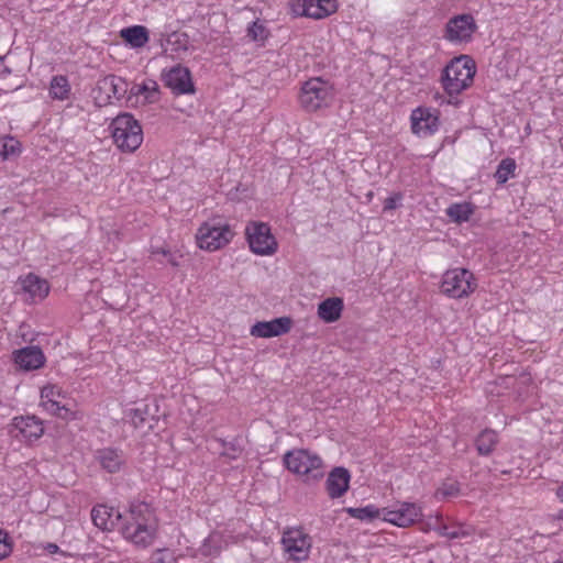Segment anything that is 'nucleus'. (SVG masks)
Returning <instances> with one entry per match:
<instances>
[{"label":"nucleus","instance_id":"1","mask_svg":"<svg viewBox=\"0 0 563 563\" xmlns=\"http://www.w3.org/2000/svg\"><path fill=\"white\" fill-rule=\"evenodd\" d=\"M124 539L142 548L150 547L157 532L155 516L151 506L144 501L130 505L129 518L121 527Z\"/></svg>","mask_w":563,"mask_h":563},{"label":"nucleus","instance_id":"2","mask_svg":"<svg viewBox=\"0 0 563 563\" xmlns=\"http://www.w3.org/2000/svg\"><path fill=\"white\" fill-rule=\"evenodd\" d=\"M475 74V60L468 55H460L443 68L440 81L448 96L457 97L473 85Z\"/></svg>","mask_w":563,"mask_h":563},{"label":"nucleus","instance_id":"3","mask_svg":"<svg viewBox=\"0 0 563 563\" xmlns=\"http://www.w3.org/2000/svg\"><path fill=\"white\" fill-rule=\"evenodd\" d=\"M283 461L288 471L303 476L307 484L319 482L324 476L323 461L318 454L309 450L288 451Z\"/></svg>","mask_w":563,"mask_h":563},{"label":"nucleus","instance_id":"4","mask_svg":"<svg viewBox=\"0 0 563 563\" xmlns=\"http://www.w3.org/2000/svg\"><path fill=\"white\" fill-rule=\"evenodd\" d=\"M114 144L122 151L132 153L143 141V131L139 121L131 113L118 114L109 125Z\"/></svg>","mask_w":563,"mask_h":563},{"label":"nucleus","instance_id":"5","mask_svg":"<svg viewBox=\"0 0 563 563\" xmlns=\"http://www.w3.org/2000/svg\"><path fill=\"white\" fill-rule=\"evenodd\" d=\"M334 99L333 87L320 77H313L305 81L300 95V106L307 112H314L329 107Z\"/></svg>","mask_w":563,"mask_h":563},{"label":"nucleus","instance_id":"6","mask_svg":"<svg viewBox=\"0 0 563 563\" xmlns=\"http://www.w3.org/2000/svg\"><path fill=\"white\" fill-rule=\"evenodd\" d=\"M196 238L200 249L212 252L227 245L232 240L233 232L221 218H213L200 225Z\"/></svg>","mask_w":563,"mask_h":563},{"label":"nucleus","instance_id":"7","mask_svg":"<svg viewBox=\"0 0 563 563\" xmlns=\"http://www.w3.org/2000/svg\"><path fill=\"white\" fill-rule=\"evenodd\" d=\"M474 275L466 268L446 271L441 283V291L451 298L467 297L476 288Z\"/></svg>","mask_w":563,"mask_h":563},{"label":"nucleus","instance_id":"8","mask_svg":"<svg viewBox=\"0 0 563 563\" xmlns=\"http://www.w3.org/2000/svg\"><path fill=\"white\" fill-rule=\"evenodd\" d=\"M245 235L251 251L258 255H272L276 252L277 242L271 228L264 222H250Z\"/></svg>","mask_w":563,"mask_h":563},{"label":"nucleus","instance_id":"9","mask_svg":"<svg viewBox=\"0 0 563 563\" xmlns=\"http://www.w3.org/2000/svg\"><path fill=\"white\" fill-rule=\"evenodd\" d=\"M97 92L95 97L99 107L111 103V99L121 100L129 93V82L115 75H107L97 82Z\"/></svg>","mask_w":563,"mask_h":563},{"label":"nucleus","instance_id":"10","mask_svg":"<svg viewBox=\"0 0 563 563\" xmlns=\"http://www.w3.org/2000/svg\"><path fill=\"white\" fill-rule=\"evenodd\" d=\"M162 81L175 95L195 93V84L188 67L177 64L162 71Z\"/></svg>","mask_w":563,"mask_h":563},{"label":"nucleus","instance_id":"11","mask_svg":"<svg viewBox=\"0 0 563 563\" xmlns=\"http://www.w3.org/2000/svg\"><path fill=\"white\" fill-rule=\"evenodd\" d=\"M383 519L397 527H409L422 517L421 507L416 503H398L394 508H383Z\"/></svg>","mask_w":563,"mask_h":563},{"label":"nucleus","instance_id":"12","mask_svg":"<svg viewBox=\"0 0 563 563\" xmlns=\"http://www.w3.org/2000/svg\"><path fill=\"white\" fill-rule=\"evenodd\" d=\"M476 30L477 25L471 14L455 15L445 24L444 38L452 43H467Z\"/></svg>","mask_w":563,"mask_h":563},{"label":"nucleus","instance_id":"13","mask_svg":"<svg viewBox=\"0 0 563 563\" xmlns=\"http://www.w3.org/2000/svg\"><path fill=\"white\" fill-rule=\"evenodd\" d=\"M157 412L158 406L153 401L151 404H140L135 408L128 409L124 417L135 429H140L146 433L157 427L159 422Z\"/></svg>","mask_w":563,"mask_h":563},{"label":"nucleus","instance_id":"14","mask_svg":"<svg viewBox=\"0 0 563 563\" xmlns=\"http://www.w3.org/2000/svg\"><path fill=\"white\" fill-rule=\"evenodd\" d=\"M20 441H24L29 444L37 441L44 433L43 421L36 416H20L14 417L11 423L10 433Z\"/></svg>","mask_w":563,"mask_h":563},{"label":"nucleus","instance_id":"15","mask_svg":"<svg viewBox=\"0 0 563 563\" xmlns=\"http://www.w3.org/2000/svg\"><path fill=\"white\" fill-rule=\"evenodd\" d=\"M283 544L294 560L301 561L308 558L311 539L300 529H289L283 536Z\"/></svg>","mask_w":563,"mask_h":563},{"label":"nucleus","instance_id":"16","mask_svg":"<svg viewBox=\"0 0 563 563\" xmlns=\"http://www.w3.org/2000/svg\"><path fill=\"white\" fill-rule=\"evenodd\" d=\"M292 320L290 317H279L271 321H258L251 328V335L255 338H274L290 331Z\"/></svg>","mask_w":563,"mask_h":563},{"label":"nucleus","instance_id":"17","mask_svg":"<svg viewBox=\"0 0 563 563\" xmlns=\"http://www.w3.org/2000/svg\"><path fill=\"white\" fill-rule=\"evenodd\" d=\"M411 130L419 136H428L439 129V118L427 108H417L411 113Z\"/></svg>","mask_w":563,"mask_h":563},{"label":"nucleus","instance_id":"18","mask_svg":"<svg viewBox=\"0 0 563 563\" xmlns=\"http://www.w3.org/2000/svg\"><path fill=\"white\" fill-rule=\"evenodd\" d=\"M95 459L102 470L111 474L120 472L126 462L124 452L112 446L97 450Z\"/></svg>","mask_w":563,"mask_h":563},{"label":"nucleus","instance_id":"19","mask_svg":"<svg viewBox=\"0 0 563 563\" xmlns=\"http://www.w3.org/2000/svg\"><path fill=\"white\" fill-rule=\"evenodd\" d=\"M351 474L343 466L334 467L325 481L327 492L330 498L342 497L350 488Z\"/></svg>","mask_w":563,"mask_h":563},{"label":"nucleus","instance_id":"20","mask_svg":"<svg viewBox=\"0 0 563 563\" xmlns=\"http://www.w3.org/2000/svg\"><path fill=\"white\" fill-rule=\"evenodd\" d=\"M14 362L24 371H34L42 367L45 363L43 351L35 345L25 346L14 351Z\"/></svg>","mask_w":563,"mask_h":563},{"label":"nucleus","instance_id":"21","mask_svg":"<svg viewBox=\"0 0 563 563\" xmlns=\"http://www.w3.org/2000/svg\"><path fill=\"white\" fill-rule=\"evenodd\" d=\"M91 519L96 527L103 531H111L122 519V516L119 510H114L104 505H97L91 510Z\"/></svg>","mask_w":563,"mask_h":563},{"label":"nucleus","instance_id":"22","mask_svg":"<svg viewBox=\"0 0 563 563\" xmlns=\"http://www.w3.org/2000/svg\"><path fill=\"white\" fill-rule=\"evenodd\" d=\"M336 8L335 0H308L297 14L320 20L335 12Z\"/></svg>","mask_w":563,"mask_h":563},{"label":"nucleus","instance_id":"23","mask_svg":"<svg viewBox=\"0 0 563 563\" xmlns=\"http://www.w3.org/2000/svg\"><path fill=\"white\" fill-rule=\"evenodd\" d=\"M144 98V102L154 103L159 98L158 84L153 79H146L142 84L133 82L129 87L128 101L132 102L133 98L137 100L139 97Z\"/></svg>","mask_w":563,"mask_h":563},{"label":"nucleus","instance_id":"24","mask_svg":"<svg viewBox=\"0 0 563 563\" xmlns=\"http://www.w3.org/2000/svg\"><path fill=\"white\" fill-rule=\"evenodd\" d=\"M21 288L24 292L29 294L32 299H44L49 291V285L46 279L30 273L19 279Z\"/></svg>","mask_w":563,"mask_h":563},{"label":"nucleus","instance_id":"25","mask_svg":"<svg viewBox=\"0 0 563 563\" xmlns=\"http://www.w3.org/2000/svg\"><path fill=\"white\" fill-rule=\"evenodd\" d=\"M344 308L340 297H331L321 301L318 306V317L324 322L331 323L340 319Z\"/></svg>","mask_w":563,"mask_h":563},{"label":"nucleus","instance_id":"26","mask_svg":"<svg viewBox=\"0 0 563 563\" xmlns=\"http://www.w3.org/2000/svg\"><path fill=\"white\" fill-rule=\"evenodd\" d=\"M121 38L133 48H141L150 40L148 31L143 25H132L120 31Z\"/></svg>","mask_w":563,"mask_h":563},{"label":"nucleus","instance_id":"27","mask_svg":"<svg viewBox=\"0 0 563 563\" xmlns=\"http://www.w3.org/2000/svg\"><path fill=\"white\" fill-rule=\"evenodd\" d=\"M498 443V434L492 429L483 430L475 439V446L479 455L488 456Z\"/></svg>","mask_w":563,"mask_h":563},{"label":"nucleus","instance_id":"28","mask_svg":"<svg viewBox=\"0 0 563 563\" xmlns=\"http://www.w3.org/2000/svg\"><path fill=\"white\" fill-rule=\"evenodd\" d=\"M433 530L441 537L453 539H462L471 537L474 533V529L471 526L464 523H456L451 529L448 525L441 523L433 528Z\"/></svg>","mask_w":563,"mask_h":563},{"label":"nucleus","instance_id":"29","mask_svg":"<svg viewBox=\"0 0 563 563\" xmlns=\"http://www.w3.org/2000/svg\"><path fill=\"white\" fill-rule=\"evenodd\" d=\"M70 95V85L66 76H54L49 85V96L52 99L66 100Z\"/></svg>","mask_w":563,"mask_h":563},{"label":"nucleus","instance_id":"30","mask_svg":"<svg viewBox=\"0 0 563 563\" xmlns=\"http://www.w3.org/2000/svg\"><path fill=\"white\" fill-rule=\"evenodd\" d=\"M473 212L474 208L473 205L470 202L452 203L446 209V214L450 217L452 221L456 223L468 221Z\"/></svg>","mask_w":563,"mask_h":563},{"label":"nucleus","instance_id":"31","mask_svg":"<svg viewBox=\"0 0 563 563\" xmlns=\"http://www.w3.org/2000/svg\"><path fill=\"white\" fill-rule=\"evenodd\" d=\"M345 511L355 519L362 521H373L376 518H379L383 515L382 509L377 508L374 505H367L365 507H349Z\"/></svg>","mask_w":563,"mask_h":563},{"label":"nucleus","instance_id":"32","mask_svg":"<svg viewBox=\"0 0 563 563\" xmlns=\"http://www.w3.org/2000/svg\"><path fill=\"white\" fill-rule=\"evenodd\" d=\"M516 162L511 157H506L501 159V162L497 166V170L495 173V178L499 185H504L507 183L509 177L515 176L516 170Z\"/></svg>","mask_w":563,"mask_h":563},{"label":"nucleus","instance_id":"33","mask_svg":"<svg viewBox=\"0 0 563 563\" xmlns=\"http://www.w3.org/2000/svg\"><path fill=\"white\" fill-rule=\"evenodd\" d=\"M41 406L52 415L57 416L58 418L68 420L74 418V412L60 405L56 399L54 400H43L41 401Z\"/></svg>","mask_w":563,"mask_h":563},{"label":"nucleus","instance_id":"34","mask_svg":"<svg viewBox=\"0 0 563 563\" xmlns=\"http://www.w3.org/2000/svg\"><path fill=\"white\" fill-rule=\"evenodd\" d=\"M20 152V142L14 137L8 136L0 139V156L3 159L15 155Z\"/></svg>","mask_w":563,"mask_h":563},{"label":"nucleus","instance_id":"35","mask_svg":"<svg viewBox=\"0 0 563 563\" xmlns=\"http://www.w3.org/2000/svg\"><path fill=\"white\" fill-rule=\"evenodd\" d=\"M247 36L253 41H263L267 37V30L262 23L254 21L247 27Z\"/></svg>","mask_w":563,"mask_h":563},{"label":"nucleus","instance_id":"36","mask_svg":"<svg viewBox=\"0 0 563 563\" xmlns=\"http://www.w3.org/2000/svg\"><path fill=\"white\" fill-rule=\"evenodd\" d=\"M152 563H175L176 558L167 549H157L151 556Z\"/></svg>","mask_w":563,"mask_h":563},{"label":"nucleus","instance_id":"37","mask_svg":"<svg viewBox=\"0 0 563 563\" xmlns=\"http://www.w3.org/2000/svg\"><path fill=\"white\" fill-rule=\"evenodd\" d=\"M12 552V541L9 534L0 529V560L5 559Z\"/></svg>","mask_w":563,"mask_h":563},{"label":"nucleus","instance_id":"38","mask_svg":"<svg viewBox=\"0 0 563 563\" xmlns=\"http://www.w3.org/2000/svg\"><path fill=\"white\" fill-rule=\"evenodd\" d=\"M62 394L60 388L55 385H47L41 389V401L43 400H54L56 397H59Z\"/></svg>","mask_w":563,"mask_h":563},{"label":"nucleus","instance_id":"39","mask_svg":"<svg viewBox=\"0 0 563 563\" xmlns=\"http://www.w3.org/2000/svg\"><path fill=\"white\" fill-rule=\"evenodd\" d=\"M460 493V486L457 483H444L441 488L438 489V495L442 497H454Z\"/></svg>","mask_w":563,"mask_h":563},{"label":"nucleus","instance_id":"40","mask_svg":"<svg viewBox=\"0 0 563 563\" xmlns=\"http://www.w3.org/2000/svg\"><path fill=\"white\" fill-rule=\"evenodd\" d=\"M402 200V194L401 192H395L384 201V212L391 211L397 209L400 206V201Z\"/></svg>","mask_w":563,"mask_h":563},{"label":"nucleus","instance_id":"41","mask_svg":"<svg viewBox=\"0 0 563 563\" xmlns=\"http://www.w3.org/2000/svg\"><path fill=\"white\" fill-rule=\"evenodd\" d=\"M43 549L49 554H55V553L60 552L59 547L56 543H51V542H47L46 544H44Z\"/></svg>","mask_w":563,"mask_h":563},{"label":"nucleus","instance_id":"42","mask_svg":"<svg viewBox=\"0 0 563 563\" xmlns=\"http://www.w3.org/2000/svg\"><path fill=\"white\" fill-rule=\"evenodd\" d=\"M180 256H176L175 254L170 253L168 256H167V261L168 263L174 266V267H178L179 266V258Z\"/></svg>","mask_w":563,"mask_h":563},{"label":"nucleus","instance_id":"43","mask_svg":"<svg viewBox=\"0 0 563 563\" xmlns=\"http://www.w3.org/2000/svg\"><path fill=\"white\" fill-rule=\"evenodd\" d=\"M4 57L0 56V74H11V69L3 65Z\"/></svg>","mask_w":563,"mask_h":563},{"label":"nucleus","instance_id":"44","mask_svg":"<svg viewBox=\"0 0 563 563\" xmlns=\"http://www.w3.org/2000/svg\"><path fill=\"white\" fill-rule=\"evenodd\" d=\"M555 495L561 501H563V484L556 488Z\"/></svg>","mask_w":563,"mask_h":563},{"label":"nucleus","instance_id":"45","mask_svg":"<svg viewBox=\"0 0 563 563\" xmlns=\"http://www.w3.org/2000/svg\"><path fill=\"white\" fill-rule=\"evenodd\" d=\"M153 253H157V254H162L164 256H168L170 254V251L162 247V249H157Z\"/></svg>","mask_w":563,"mask_h":563},{"label":"nucleus","instance_id":"46","mask_svg":"<svg viewBox=\"0 0 563 563\" xmlns=\"http://www.w3.org/2000/svg\"><path fill=\"white\" fill-rule=\"evenodd\" d=\"M553 563H563V561H556V562H553Z\"/></svg>","mask_w":563,"mask_h":563}]
</instances>
